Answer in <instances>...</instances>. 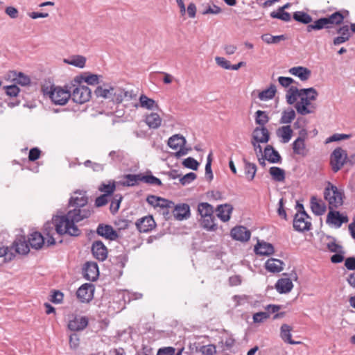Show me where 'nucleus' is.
<instances>
[{"label": "nucleus", "mask_w": 355, "mask_h": 355, "mask_svg": "<svg viewBox=\"0 0 355 355\" xmlns=\"http://www.w3.org/2000/svg\"><path fill=\"white\" fill-rule=\"evenodd\" d=\"M87 203L88 197L86 191L79 190L74 191L69 201V206L72 209L69 210L64 218L56 219L58 220L57 222L58 231L80 235L81 231L76 223L88 218L92 213V209L87 206Z\"/></svg>", "instance_id": "obj_1"}, {"label": "nucleus", "mask_w": 355, "mask_h": 355, "mask_svg": "<svg viewBox=\"0 0 355 355\" xmlns=\"http://www.w3.org/2000/svg\"><path fill=\"white\" fill-rule=\"evenodd\" d=\"M318 93L313 87L301 89L300 101L295 104V108L299 114L302 116L315 112L317 106L312 103L317 99Z\"/></svg>", "instance_id": "obj_2"}, {"label": "nucleus", "mask_w": 355, "mask_h": 355, "mask_svg": "<svg viewBox=\"0 0 355 355\" xmlns=\"http://www.w3.org/2000/svg\"><path fill=\"white\" fill-rule=\"evenodd\" d=\"M343 193L337 187L328 182L324 190V198L328 202L329 210L338 209L343 204Z\"/></svg>", "instance_id": "obj_3"}, {"label": "nucleus", "mask_w": 355, "mask_h": 355, "mask_svg": "<svg viewBox=\"0 0 355 355\" xmlns=\"http://www.w3.org/2000/svg\"><path fill=\"white\" fill-rule=\"evenodd\" d=\"M44 95L47 96L55 105H64L71 98V91L60 87L51 86L43 89Z\"/></svg>", "instance_id": "obj_4"}, {"label": "nucleus", "mask_w": 355, "mask_h": 355, "mask_svg": "<svg viewBox=\"0 0 355 355\" xmlns=\"http://www.w3.org/2000/svg\"><path fill=\"white\" fill-rule=\"evenodd\" d=\"M64 217L63 216H55L53 217L51 221H48L44 225L43 232L44 235L46 236V244L47 246L53 245L55 243V239L53 238L54 231H55L59 235L62 234H68L73 236H78V235L72 234V233H69L68 232H60L58 229V218H62Z\"/></svg>", "instance_id": "obj_5"}, {"label": "nucleus", "mask_w": 355, "mask_h": 355, "mask_svg": "<svg viewBox=\"0 0 355 355\" xmlns=\"http://www.w3.org/2000/svg\"><path fill=\"white\" fill-rule=\"evenodd\" d=\"M73 91L71 92V97L72 100L78 104H83L89 101L91 98L92 91L85 85L80 84L78 77H76L73 80Z\"/></svg>", "instance_id": "obj_6"}, {"label": "nucleus", "mask_w": 355, "mask_h": 355, "mask_svg": "<svg viewBox=\"0 0 355 355\" xmlns=\"http://www.w3.org/2000/svg\"><path fill=\"white\" fill-rule=\"evenodd\" d=\"M297 213L293 220V228L297 232L309 231L311 227L310 217L304 209L303 205L297 203Z\"/></svg>", "instance_id": "obj_7"}, {"label": "nucleus", "mask_w": 355, "mask_h": 355, "mask_svg": "<svg viewBox=\"0 0 355 355\" xmlns=\"http://www.w3.org/2000/svg\"><path fill=\"white\" fill-rule=\"evenodd\" d=\"M187 143L186 139L182 135L176 134L171 137L168 140V146L177 151L175 153V157H181L188 154L191 148L185 146Z\"/></svg>", "instance_id": "obj_8"}, {"label": "nucleus", "mask_w": 355, "mask_h": 355, "mask_svg": "<svg viewBox=\"0 0 355 355\" xmlns=\"http://www.w3.org/2000/svg\"><path fill=\"white\" fill-rule=\"evenodd\" d=\"M347 153L342 148H336L330 156V164L334 173L338 172L347 162Z\"/></svg>", "instance_id": "obj_9"}, {"label": "nucleus", "mask_w": 355, "mask_h": 355, "mask_svg": "<svg viewBox=\"0 0 355 355\" xmlns=\"http://www.w3.org/2000/svg\"><path fill=\"white\" fill-rule=\"evenodd\" d=\"M111 91H112L111 101L117 104L122 103L123 101H130L135 96L132 92L125 91L117 86H113Z\"/></svg>", "instance_id": "obj_10"}, {"label": "nucleus", "mask_w": 355, "mask_h": 355, "mask_svg": "<svg viewBox=\"0 0 355 355\" xmlns=\"http://www.w3.org/2000/svg\"><path fill=\"white\" fill-rule=\"evenodd\" d=\"M94 286L91 284H83L77 291L76 295L81 302H89L93 298Z\"/></svg>", "instance_id": "obj_11"}, {"label": "nucleus", "mask_w": 355, "mask_h": 355, "mask_svg": "<svg viewBox=\"0 0 355 355\" xmlns=\"http://www.w3.org/2000/svg\"><path fill=\"white\" fill-rule=\"evenodd\" d=\"M84 277L89 281H95L98 277V267L95 262H87L83 268Z\"/></svg>", "instance_id": "obj_12"}, {"label": "nucleus", "mask_w": 355, "mask_h": 355, "mask_svg": "<svg viewBox=\"0 0 355 355\" xmlns=\"http://www.w3.org/2000/svg\"><path fill=\"white\" fill-rule=\"evenodd\" d=\"M89 323V320L86 316L76 315L70 320L68 323V328L73 331H79L85 329Z\"/></svg>", "instance_id": "obj_13"}, {"label": "nucleus", "mask_w": 355, "mask_h": 355, "mask_svg": "<svg viewBox=\"0 0 355 355\" xmlns=\"http://www.w3.org/2000/svg\"><path fill=\"white\" fill-rule=\"evenodd\" d=\"M93 256L98 261H103L107 257V249L101 241H96L92 246Z\"/></svg>", "instance_id": "obj_14"}, {"label": "nucleus", "mask_w": 355, "mask_h": 355, "mask_svg": "<svg viewBox=\"0 0 355 355\" xmlns=\"http://www.w3.org/2000/svg\"><path fill=\"white\" fill-rule=\"evenodd\" d=\"M348 220L347 216H343L339 211L334 209L329 211L327 217V223L334 225L337 228L340 227L343 223H347Z\"/></svg>", "instance_id": "obj_15"}, {"label": "nucleus", "mask_w": 355, "mask_h": 355, "mask_svg": "<svg viewBox=\"0 0 355 355\" xmlns=\"http://www.w3.org/2000/svg\"><path fill=\"white\" fill-rule=\"evenodd\" d=\"M135 225L140 232H150L156 226L155 222L151 216H147L137 220Z\"/></svg>", "instance_id": "obj_16"}, {"label": "nucleus", "mask_w": 355, "mask_h": 355, "mask_svg": "<svg viewBox=\"0 0 355 355\" xmlns=\"http://www.w3.org/2000/svg\"><path fill=\"white\" fill-rule=\"evenodd\" d=\"M333 27V25L328 17H321L314 21L312 24L306 26V31L310 33L313 31H320L323 28L329 29Z\"/></svg>", "instance_id": "obj_17"}, {"label": "nucleus", "mask_w": 355, "mask_h": 355, "mask_svg": "<svg viewBox=\"0 0 355 355\" xmlns=\"http://www.w3.org/2000/svg\"><path fill=\"white\" fill-rule=\"evenodd\" d=\"M173 214L175 219L183 220L190 216V207L186 203L174 205Z\"/></svg>", "instance_id": "obj_18"}, {"label": "nucleus", "mask_w": 355, "mask_h": 355, "mask_svg": "<svg viewBox=\"0 0 355 355\" xmlns=\"http://www.w3.org/2000/svg\"><path fill=\"white\" fill-rule=\"evenodd\" d=\"M336 32L340 35L334 37L333 40V44L335 46H338L347 42L352 36L350 29L347 25L339 27Z\"/></svg>", "instance_id": "obj_19"}, {"label": "nucleus", "mask_w": 355, "mask_h": 355, "mask_svg": "<svg viewBox=\"0 0 355 355\" xmlns=\"http://www.w3.org/2000/svg\"><path fill=\"white\" fill-rule=\"evenodd\" d=\"M232 237L240 241H248L251 236L250 232L245 227H235L231 230Z\"/></svg>", "instance_id": "obj_20"}, {"label": "nucleus", "mask_w": 355, "mask_h": 355, "mask_svg": "<svg viewBox=\"0 0 355 355\" xmlns=\"http://www.w3.org/2000/svg\"><path fill=\"white\" fill-rule=\"evenodd\" d=\"M252 139L262 144L268 143L270 139L268 130L266 127L255 128L252 132Z\"/></svg>", "instance_id": "obj_21"}, {"label": "nucleus", "mask_w": 355, "mask_h": 355, "mask_svg": "<svg viewBox=\"0 0 355 355\" xmlns=\"http://www.w3.org/2000/svg\"><path fill=\"white\" fill-rule=\"evenodd\" d=\"M96 232L98 235L111 241L115 240L118 237L116 232L109 225L100 224L97 227Z\"/></svg>", "instance_id": "obj_22"}, {"label": "nucleus", "mask_w": 355, "mask_h": 355, "mask_svg": "<svg viewBox=\"0 0 355 355\" xmlns=\"http://www.w3.org/2000/svg\"><path fill=\"white\" fill-rule=\"evenodd\" d=\"M292 148L293 153L302 157H305L308 155L309 150L306 146L304 138L297 137L292 144Z\"/></svg>", "instance_id": "obj_23"}, {"label": "nucleus", "mask_w": 355, "mask_h": 355, "mask_svg": "<svg viewBox=\"0 0 355 355\" xmlns=\"http://www.w3.org/2000/svg\"><path fill=\"white\" fill-rule=\"evenodd\" d=\"M292 327L287 324H283L280 327V338L284 343L291 344V345H299L301 343L300 341H295L292 340Z\"/></svg>", "instance_id": "obj_24"}, {"label": "nucleus", "mask_w": 355, "mask_h": 355, "mask_svg": "<svg viewBox=\"0 0 355 355\" xmlns=\"http://www.w3.org/2000/svg\"><path fill=\"white\" fill-rule=\"evenodd\" d=\"M28 242L32 248L39 250L46 243L44 236L37 232L31 233L28 236Z\"/></svg>", "instance_id": "obj_25"}, {"label": "nucleus", "mask_w": 355, "mask_h": 355, "mask_svg": "<svg viewBox=\"0 0 355 355\" xmlns=\"http://www.w3.org/2000/svg\"><path fill=\"white\" fill-rule=\"evenodd\" d=\"M257 254L269 256L274 253V247L272 244L264 241H258L254 246Z\"/></svg>", "instance_id": "obj_26"}, {"label": "nucleus", "mask_w": 355, "mask_h": 355, "mask_svg": "<svg viewBox=\"0 0 355 355\" xmlns=\"http://www.w3.org/2000/svg\"><path fill=\"white\" fill-rule=\"evenodd\" d=\"M293 288V284L290 278H281L275 284V288L278 293H288Z\"/></svg>", "instance_id": "obj_27"}, {"label": "nucleus", "mask_w": 355, "mask_h": 355, "mask_svg": "<svg viewBox=\"0 0 355 355\" xmlns=\"http://www.w3.org/2000/svg\"><path fill=\"white\" fill-rule=\"evenodd\" d=\"M310 203L311 208L313 214L317 216H321L324 214L326 211V205L321 199H318L315 196H312L311 198Z\"/></svg>", "instance_id": "obj_28"}, {"label": "nucleus", "mask_w": 355, "mask_h": 355, "mask_svg": "<svg viewBox=\"0 0 355 355\" xmlns=\"http://www.w3.org/2000/svg\"><path fill=\"white\" fill-rule=\"evenodd\" d=\"M14 246L16 252L19 254H26L30 251V245L24 236H18L15 239Z\"/></svg>", "instance_id": "obj_29"}, {"label": "nucleus", "mask_w": 355, "mask_h": 355, "mask_svg": "<svg viewBox=\"0 0 355 355\" xmlns=\"http://www.w3.org/2000/svg\"><path fill=\"white\" fill-rule=\"evenodd\" d=\"M264 157L270 163H278L281 161L279 153L270 145L265 147Z\"/></svg>", "instance_id": "obj_30"}, {"label": "nucleus", "mask_w": 355, "mask_h": 355, "mask_svg": "<svg viewBox=\"0 0 355 355\" xmlns=\"http://www.w3.org/2000/svg\"><path fill=\"white\" fill-rule=\"evenodd\" d=\"M289 73L302 81L307 80L311 76V71L304 67H294L289 69Z\"/></svg>", "instance_id": "obj_31"}, {"label": "nucleus", "mask_w": 355, "mask_h": 355, "mask_svg": "<svg viewBox=\"0 0 355 355\" xmlns=\"http://www.w3.org/2000/svg\"><path fill=\"white\" fill-rule=\"evenodd\" d=\"M232 211V207L228 204L220 205L216 209L217 216L223 222H226L230 218V214Z\"/></svg>", "instance_id": "obj_32"}, {"label": "nucleus", "mask_w": 355, "mask_h": 355, "mask_svg": "<svg viewBox=\"0 0 355 355\" xmlns=\"http://www.w3.org/2000/svg\"><path fill=\"white\" fill-rule=\"evenodd\" d=\"M284 263L279 259L270 258L266 262V269L271 272H279L283 270Z\"/></svg>", "instance_id": "obj_33"}, {"label": "nucleus", "mask_w": 355, "mask_h": 355, "mask_svg": "<svg viewBox=\"0 0 355 355\" xmlns=\"http://www.w3.org/2000/svg\"><path fill=\"white\" fill-rule=\"evenodd\" d=\"M147 125L152 129H157L162 123V119L157 113L152 112L145 119Z\"/></svg>", "instance_id": "obj_34"}, {"label": "nucleus", "mask_w": 355, "mask_h": 355, "mask_svg": "<svg viewBox=\"0 0 355 355\" xmlns=\"http://www.w3.org/2000/svg\"><path fill=\"white\" fill-rule=\"evenodd\" d=\"M277 135L282 139V142L284 144L288 143L293 135V130L290 125H284L277 130Z\"/></svg>", "instance_id": "obj_35"}, {"label": "nucleus", "mask_w": 355, "mask_h": 355, "mask_svg": "<svg viewBox=\"0 0 355 355\" xmlns=\"http://www.w3.org/2000/svg\"><path fill=\"white\" fill-rule=\"evenodd\" d=\"M301 89H299L297 87L291 86L287 91L286 98L288 104H294L297 98H300Z\"/></svg>", "instance_id": "obj_36"}, {"label": "nucleus", "mask_w": 355, "mask_h": 355, "mask_svg": "<svg viewBox=\"0 0 355 355\" xmlns=\"http://www.w3.org/2000/svg\"><path fill=\"white\" fill-rule=\"evenodd\" d=\"M348 14L349 12L346 10H344L342 12L336 11L327 17H329L333 26L340 25L343 24L345 16Z\"/></svg>", "instance_id": "obj_37"}, {"label": "nucleus", "mask_w": 355, "mask_h": 355, "mask_svg": "<svg viewBox=\"0 0 355 355\" xmlns=\"http://www.w3.org/2000/svg\"><path fill=\"white\" fill-rule=\"evenodd\" d=\"M198 211L201 218L211 217L214 215L213 207L207 202H200L198 206Z\"/></svg>", "instance_id": "obj_38"}, {"label": "nucleus", "mask_w": 355, "mask_h": 355, "mask_svg": "<svg viewBox=\"0 0 355 355\" xmlns=\"http://www.w3.org/2000/svg\"><path fill=\"white\" fill-rule=\"evenodd\" d=\"M244 171L248 180L252 181L257 173V166L255 164L244 159Z\"/></svg>", "instance_id": "obj_39"}, {"label": "nucleus", "mask_w": 355, "mask_h": 355, "mask_svg": "<svg viewBox=\"0 0 355 355\" xmlns=\"http://www.w3.org/2000/svg\"><path fill=\"white\" fill-rule=\"evenodd\" d=\"M269 173L273 180L283 182L285 180V171L277 166H272L269 169Z\"/></svg>", "instance_id": "obj_40"}, {"label": "nucleus", "mask_w": 355, "mask_h": 355, "mask_svg": "<svg viewBox=\"0 0 355 355\" xmlns=\"http://www.w3.org/2000/svg\"><path fill=\"white\" fill-rule=\"evenodd\" d=\"M293 17L295 21L304 24H307V26L312 24L313 21L312 17L303 11L295 12Z\"/></svg>", "instance_id": "obj_41"}, {"label": "nucleus", "mask_w": 355, "mask_h": 355, "mask_svg": "<svg viewBox=\"0 0 355 355\" xmlns=\"http://www.w3.org/2000/svg\"><path fill=\"white\" fill-rule=\"evenodd\" d=\"M276 92V86L271 84L268 88L259 92L258 97L261 101L270 100L275 96Z\"/></svg>", "instance_id": "obj_42"}, {"label": "nucleus", "mask_w": 355, "mask_h": 355, "mask_svg": "<svg viewBox=\"0 0 355 355\" xmlns=\"http://www.w3.org/2000/svg\"><path fill=\"white\" fill-rule=\"evenodd\" d=\"M64 62L79 68H83L85 65L86 58L83 55H76L71 56L68 59H65Z\"/></svg>", "instance_id": "obj_43"}, {"label": "nucleus", "mask_w": 355, "mask_h": 355, "mask_svg": "<svg viewBox=\"0 0 355 355\" xmlns=\"http://www.w3.org/2000/svg\"><path fill=\"white\" fill-rule=\"evenodd\" d=\"M113 86H98L94 91V94L97 97H102L103 98H110L112 100V91L111 88Z\"/></svg>", "instance_id": "obj_44"}, {"label": "nucleus", "mask_w": 355, "mask_h": 355, "mask_svg": "<svg viewBox=\"0 0 355 355\" xmlns=\"http://www.w3.org/2000/svg\"><path fill=\"white\" fill-rule=\"evenodd\" d=\"M295 112L292 108L285 110L282 112L279 123L282 124L291 123L295 118Z\"/></svg>", "instance_id": "obj_45"}, {"label": "nucleus", "mask_w": 355, "mask_h": 355, "mask_svg": "<svg viewBox=\"0 0 355 355\" xmlns=\"http://www.w3.org/2000/svg\"><path fill=\"white\" fill-rule=\"evenodd\" d=\"M261 40L268 44H278L281 41H284L286 39V37L284 35H276L273 36L270 34H263L261 36Z\"/></svg>", "instance_id": "obj_46"}, {"label": "nucleus", "mask_w": 355, "mask_h": 355, "mask_svg": "<svg viewBox=\"0 0 355 355\" xmlns=\"http://www.w3.org/2000/svg\"><path fill=\"white\" fill-rule=\"evenodd\" d=\"M139 103L141 107H144L148 110H152L155 107H158L157 104L153 99L150 98L144 94L140 96Z\"/></svg>", "instance_id": "obj_47"}, {"label": "nucleus", "mask_w": 355, "mask_h": 355, "mask_svg": "<svg viewBox=\"0 0 355 355\" xmlns=\"http://www.w3.org/2000/svg\"><path fill=\"white\" fill-rule=\"evenodd\" d=\"M269 121V117L265 111L257 110L255 112V123L260 127H265V125Z\"/></svg>", "instance_id": "obj_48"}, {"label": "nucleus", "mask_w": 355, "mask_h": 355, "mask_svg": "<svg viewBox=\"0 0 355 355\" xmlns=\"http://www.w3.org/2000/svg\"><path fill=\"white\" fill-rule=\"evenodd\" d=\"M270 16L272 18L279 19H281V20H282L284 21H286V22L291 21V19L290 13L284 11V10H281L280 8H279L277 11L272 12L270 14Z\"/></svg>", "instance_id": "obj_49"}, {"label": "nucleus", "mask_w": 355, "mask_h": 355, "mask_svg": "<svg viewBox=\"0 0 355 355\" xmlns=\"http://www.w3.org/2000/svg\"><path fill=\"white\" fill-rule=\"evenodd\" d=\"M125 180L124 185L133 187L141 181V174H128L125 176Z\"/></svg>", "instance_id": "obj_50"}, {"label": "nucleus", "mask_w": 355, "mask_h": 355, "mask_svg": "<svg viewBox=\"0 0 355 355\" xmlns=\"http://www.w3.org/2000/svg\"><path fill=\"white\" fill-rule=\"evenodd\" d=\"M128 257L126 253H121L117 256L112 257V263L117 267L123 268L125 267Z\"/></svg>", "instance_id": "obj_51"}, {"label": "nucleus", "mask_w": 355, "mask_h": 355, "mask_svg": "<svg viewBox=\"0 0 355 355\" xmlns=\"http://www.w3.org/2000/svg\"><path fill=\"white\" fill-rule=\"evenodd\" d=\"M214 220L215 218L214 215H212L211 217L201 218V225L208 230H214L216 228Z\"/></svg>", "instance_id": "obj_52"}, {"label": "nucleus", "mask_w": 355, "mask_h": 355, "mask_svg": "<svg viewBox=\"0 0 355 355\" xmlns=\"http://www.w3.org/2000/svg\"><path fill=\"white\" fill-rule=\"evenodd\" d=\"M173 207L174 202L173 201L160 197V201L158 202L157 207L164 210L163 214H168L169 212L166 209Z\"/></svg>", "instance_id": "obj_53"}, {"label": "nucleus", "mask_w": 355, "mask_h": 355, "mask_svg": "<svg viewBox=\"0 0 355 355\" xmlns=\"http://www.w3.org/2000/svg\"><path fill=\"white\" fill-rule=\"evenodd\" d=\"M122 196L121 194H115L110 204V209L112 213H116L118 211L120 203L122 200Z\"/></svg>", "instance_id": "obj_54"}, {"label": "nucleus", "mask_w": 355, "mask_h": 355, "mask_svg": "<svg viewBox=\"0 0 355 355\" xmlns=\"http://www.w3.org/2000/svg\"><path fill=\"white\" fill-rule=\"evenodd\" d=\"M141 182H144L146 184H151V185H161L162 182L161 180L153 176V175H142L141 174Z\"/></svg>", "instance_id": "obj_55"}, {"label": "nucleus", "mask_w": 355, "mask_h": 355, "mask_svg": "<svg viewBox=\"0 0 355 355\" xmlns=\"http://www.w3.org/2000/svg\"><path fill=\"white\" fill-rule=\"evenodd\" d=\"M182 165L187 168L192 170H197L199 166V163L193 157H187L182 162Z\"/></svg>", "instance_id": "obj_56"}, {"label": "nucleus", "mask_w": 355, "mask_h": 355, "mask_svg": "<svg viewBox=\"0 0 355 355\" xmlns=\"http://www.w3.org/2000/svg\"><path fill=\"white\" fill-rule=\"evenodd\" d=\"M109 157L112 161L119 162L125 158V153L122 150H112L109 153Z\"/></svg>", "instance_id": "obj_57"}, {"label": "nucleus", "mask_w": 355, "mask_h": 355, "mask_svg": "<svg viewBox=\"0 0 355 355\" xmlns=\"http://www.w3.org/2000/svg\"><path fill=\"white\" fill-rule=\"evenodd\" d=\"M211 153L207 157V164L205 165V176L206 178L211 181L213 180L214 175L211 171Z\"/></svg>", "instance_id": "obj_58"}, {"label": "nucleus", "mask_w": 355, "mask_h": 355, "mask_svg": "<svg viewBox=\"0 0 355 355\" xmlns=\"http://www.w3.org/2000/svg\"><path fill=\"white\" fill-rule=\"evenodd\" d=\"M196 174L193 172H190L180 178V182L183 186L190 184L194 180L196 179Z\"/></svg>", "instance_id": "obj_59"}, {"label": "nucleus", "mask_w": 355, "mask_h": 355, "mask_svg": "<svg viewBox=\"0 0 355 355\" xmlns=\"http://www.w3.org/2000/svg\"><path fill=\"white\" fill-rule=\"evenodd\" d=\"M202 355H214L216 352V346L214 345H207L201 346L199 350Z\"/></svg>", "instance_id": "obj_60"}, {"label": "nucleus", "mask_w": 355, "mask_h": 355, "mask_svg": "<svg viewBox=\"0 0 355 355\" xmlns=\"http://www.w3.org/2000/svg\"><path fill=\"white\" fill-rule=\"evenodd\" d=\"M115 187H116L114 182L109 184H102L99 187V190L101 192H104V194L110 196L114 192V191L115 190Z\"/></svg>", "instance_id": "obj_61"}, {"label": "nucleus", "mask_w": 355, "mask_h": 355, "mask_svg": "<svg viewBox=\"0 0 355 355\" xmlns=\"http://www.w3.org/2000/svg\"><path fill=\"white\" fill-rule=\"evenodd\" d=\"M14 80L17 83L22 86L28 85L31 83L30 78L22 73H19L17 76L15 78Z\"/></svg>", "instance_id": "obj_62"}, {"label": "nucleus", "mask_w": 355, "mask_h": 355, "mask_svg": "<svg viewBox=\"0 0 355 355\" xmlns=\"http://www.w3.org/2000/svg\"><path fill=\"white\" fill-rule=\"evenodd\" d=\"M4 89L6 94L10 96H17L19 92V88L15 85L6 86Z\"/></svg>", "instance_id": "obj_63"}, {"label": "nucleus", "mask_w": 355, "mask_h": 355, "mask_svg": "<svg viewBox=\"0 0 355 355\" xmlns=\"http://www.w3.org/2000/svg\"><path fill=\"white\" fill-rule=\"evenodd\" d=\"M175 349L173 347H164L159 348L157 352V355H174Z\"/></svg>", "instance_id": "obj_64"}]
</instances>
